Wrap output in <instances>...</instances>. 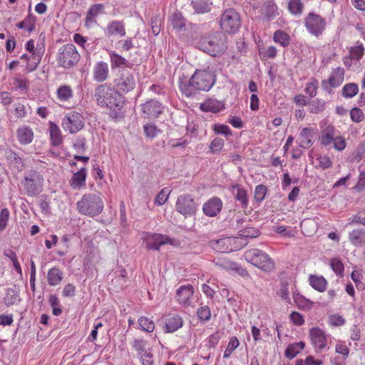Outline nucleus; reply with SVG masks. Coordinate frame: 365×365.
I'll use <instances>...</instances> for the list:
<instances>
[{
  "label": "nucleus",
  "instance_id": "f257e3e1",
  "mask_svg": "<svg viewBox=\"0 0 365 365\" xmlns=\"http://www.w3.org/2000/svg\"><path fill=\"white\" fill-rule=\"evenodd\" d=\"M215 83L214 73L207 70H196L188 81H180L179 88L186 97L192 98L200 91H209Z\"/></svg>",
  "mask_w": 365,
  "mask_h": 365
},
{
  "label": "nucleus",
  "instance_id": "f03ea898",
  "mask_svg": "<svg viewBox=\"0 0 365 365\" xmlns=\"http://www.w3.org/2000/svg\"><path fill=\"white\" fill-rule=\"evenodd\" d=\"M94 98L96 104L102 108H108L115 114L123 107L124 98L110 83H103L95 88Z\"/></svg>",
  "mask_w": 365,
  "mask_h": 365
},
{
  "label": "nucleus",
  "instance_id": "7ed1b4c3",
  "mask_svg": "<svg viewBox=\"0 0 365 365\" xmlns=\"http://www.w3.org/2000/svg\"><path fill=\"white\" fill-rule=\"evenodd\" d=\"M76 207L80 214L94 217L102 212L104 204L99 194L86 193L77 202Z\"/></svg>",
  "mask_w": 365,
  "mask_h": 365
},
{
  "label": "nucleus",
  "instance_id": "20e7f679",
  "mask_svg": "<svg viewBox=\"0 0 365 365\" xmlns=\"http://www.w3.org/2000/svg\"><path fill=\"white\" fill-rule=\"evenodd\" d=\"M200 48L212 56L222 54L227 49V38L221 32L204 36L200 42Z\"/></svg>",
  "mask_w": 365,
  "mask_h": 365
},
{
  "label": "nucleus",
  "instance_id": "39448f33",
  "mask_svg": "<svg viewBox=\"0 0 365 365\" xmlns=\"http://www.w3.org/2000/svg\"><path fill=\"white\" fill-rule=\"evenodd\" d=\"M44 179L41 173L36 170L25 172L21 181L24 195L29 197H36L43 190Z\"/></svg>",
  "mask_w": 365,
  "mask_h": 365
},
{
  "label": "nucleus",
  "instance_id": "423d86ee",
  "mask_svg": "<svg viewBox=\"0 0 365 365\" xmlns=\"http://www.w3.org/2000/svg\"><path fill=\"white\" fill-rule=\"evenodd\" d=\"M56 60L59 66L68 69L78 63L80 54L73 43H67L59 48Z\"/></svg>",
  "mask_w": 365,
  "mask_h": 365
},
{
  "label": "nucleus",
  "instance_id": "0eeeda50",
  "mask_svg": "<svg viewBox=\"0 0 365 365\" xmlns=\"http://www.w3.org/2000/svg\"><path fill=\"white\" fill-rule=\"evenodd\" d=\"M246 259L264 272H269L274 268V262L265 252L259 249H252L246 252Z\"/></svg>",
  "mask_w": 365,
  "mask_h": 365
},
{
  "label": "nucleus",
  "instance_id": "6e6552de",
  "mask_svg": "<svg viewBox=\"0 0 365 365\" xmlns=\"http://www.w3.org/2000/svg\"><path fill=\"white\" fill-rule=\"evenodd\" d=\"M115 88L122 95L133 91L136 87V79L134 73L130 70L122 68L119 71L114 80Z\"/></svg>",
  "mask_w": 365,
  "mask_h": 365
},
{
  "label": "nucleus",
  "instance_id": "1a4fd4ad",
  "mask_svg": "<svg viewBox=\"0 0 365 365\" xmlns=\"http://www.w3.org/2000/svg\"><path fill=\"white\" fill-rule=\"evenodd\" d=\"M304 26L309 34L319 38L327 27L326 19L318 14L309 12L304 19Z\"/></svg>",
  "mask_w": 365,
  "mask_h": 365
},
{
  "label": "nucleus",
  "instance_id": "9d476101",
  "mask_svg": "<svg viewBox=\"0 0 365 365\" xmlns=\"http://www.w3.org/2000/svg\"><path fill=\"white\" fill-rule=\"evenodd\" d=\"M220 27L227 34L236 33L241 25V19L239 14L233 9L225 10L220 18Z\"/></svg>",
  "mask_w": 365,
  "mask_h": 365
},
{
  "label": "nucleus",
  "instance_id": "9b49d317",
  "mask_svg": "<svg viewBox=\"0 0 365 365\" xmlns=\"http://www.w3.org/2000/svg\"><path fill=\"white\" fill-rule=\"evenodd\" d=\"M141 239L148 250L157 251H158L163 245L168 244L173 245L174 241L173 239L168 235L149 232H143Z\"/></svg>",
  "mask_w": 365,
  "mask_h": 365
},
{
  "label": "nucleus",
  "instance_id": "f8f14e48",
  "mask_svg": "<svg viewBox=\"0 0 365 365\" xmlns=\"http://www.w3.org/2000/svg\"><path fill=\"white\" fill-rule=\"evenodd\" d=\"M175 210L185 217H191L195 215L197 210V203L192 195L183 194L180 195L175 203Z\"/></svg>",
  "mask_w": 365,
  "mask_h": 365
},
{
  "label": "nucleus",
  "instance_id": "ddd939ff",
  "mask_svg": "<svg viewBox=\"0 0 365 365\" xmlns=\"http://www.w3.org/2000/svg\"><path fill=\"white\" fill-rule=\"evenodd\" d=\"M61 125L65 131L76 133L84 125L83 116L79 113L70 112L63 118Z\"/></svg>",
  "mask_w": 365,
  "mask_h": 365
},
{
  "label": "nucleus",
  "instance_id": "4468645a",
  "mask_svg": "<svg viewBox=\"0 0 365 365\" xmlns=\"http://www.w3.org/2000/svg\"><path fill=\"white\" fill-rule=\"evenodd\" d=\"M344 79V69L341 67H337L333 69L328 80H324L322 82V88L324 91L331 94L333 88L339 87Z\"/></svg>",
  "mask_w": 365,
  "mask_h": 365
},
{
  "label": "nucleus",
  "instance_id": "2eb2a0df",
  "mask_svg": "<svg viewBox=\"0 0 365 365\" xmlns=\"http://www.w3.org/2000/svg\"><path fill=\"white\" fill-rule=\"evenodd\" d=\"M309 337L317 351H322L326 348L329 336L322 329L312 327L309 330Z\"/></svg>",
  "mask_w": 365,
  "mask_h": 365
},
{
  "label": "nucleus",
  "instance_id": "dca6fc26",
  "mask_svg": "<svg viewBox=\"0 0 365 365\" xmlns=\"http://www.w3.org/2000/svg\"><path fill=\"white\" fill-rule=\"evenodd\" d=\"M164 107L158 101L149 100L141 104V111L144 118H157L163 112Z\"/></svg>",
  "mask_w": 365,
  "mask_h": 365
},
{
  "label": "nucleus",
  "instance_id": "f3484780",
  "mask_svg": "<svg viewBox=\"0 0 365 365\" xmlns=\"http://www.w3.org/2000/svg\"><path fill=\"white\" fill-rule=\"evenodd\" d=\"M164 321V331L167 333H173L180 329L183 325L182 318L178 314L170 313L165 315Z\"/></svg>",
  "mask_w": 365,
  "mask_h": 365
},
{
  "label": "nucleus",
  "instance_id": "a211bd4d",
  "mask_svg": "<svg viewBox=\"0 0 365 365\" xmlns=\"http://www.w3.org/2000/svg\"><path fill=\"white\" fill-rule=\"evenodd\" d=\"M222 208V201L218 197H212L202 205V212L207 217H215Z\"/></svg>",
  "mask_w": 365,
  "mask_h": 365
},
{
  "label": "nucleus",
  "instance_id": "6ab92c4d",
  "mask_svg": "<svg viewBox=\"0 0 365 365\" xmlns=\"http://www.w3.org/2000/svg\"><path fill=\"white\" fill-rule=\"evenodd\" d=\"M105 5L103 4H96L91 6L86 12L85 18V26L91 27L97 23L96 19L98 15L104 13Z\"/></svg>",
  "mask_w": 365,
  "mask_h": 365
},
{
  "label": "nucleus",
  "instance_id": "aec40b11",
  "mask_svg": "<svg viewBox=\"0 0 365 365\" xmlns=\"http://www.w3.org/2000/svg\"><path fill=\"white\" fill-rule=\"evenodd\" d=\"M194 293V289L191 285L181 286L177 290V300L179 304L184 306H190L192 304V297Z\"/></svg>",
  "mask_w": 365,
  "mask_h": 365
},
{
  "label": "nucleus",
  "instance_id": "412c9836",
  "mask_svg": "<svg viewBox=\"0 0 365 365\" xmlns=\"http://www.w3.org/2000/svg\"><path fill=\"white\" fill-rule=\"evenodd\" d=\"M109 68L107 63L104 61L97 62L93 71V78L95 81L102 83L108 78Z\"/></svg>",
  "mask_w": 365,
  "mask_h": 365
},
{
  "label": "nucleus",
  "instance_id": "4be33fe9",
  "mask_svg": "<svg viewBox=\"0 0 365 365\" xmlns=\"http://www.w3.org/2000/svg\"><path fill=\"white\" fill-rule=\"evenodd\" d=\"M5 157L9 167L14 170L21 171L24 168V160L11 149H6L5 150Z\"/></svg>",
  "mask_w": 365,
  "mask_h": 365
},
{
  "label": "nucleus",
  "instance_id": "5701e85b",
  "mask_svg": "<svg viewBox=\"0 0 365 365\" xmlns=\"http://www.w3.org/2000/svg\"><path fill=\"white\" fill-rule=\"evenodd\" d=\"M112 69L124 67V68H132L134 63L129 61L121 55L115 51H110L108 53Z\"/></svg>",
  "mask_w": 365,
  "mask_h": 365
},
{
  "label": "nucleus",
  "instance_id": "b1692460",
  "mask_svg": "<svg viewBox=\"0 0 365 365\" xmlns=\"http://www.w3.org/2000/svg\"><path fill=\"white\" fill-rule=\"evenodd\" d=\"M106 34L108 36L117 35L120 37L124 36L126 34L125 24L123 21H111L106 26Z\"/></svg>",
  "mask_w": 365,
  "mask_h": 365
},
{
  "label": "nucleus",
  "instance_id": "393cba45",
  "mask_svg": "<svg viewBox=\"0 0 365 365\" xmlns=\"http://www.w3.org/2000/svg\"><path fill=\"white\" fill-rule=\"evenodd\" d=\"M87 173L85 168H82L78 172L73 173L72 178L69 180V185L73 190H80L85 187Z\"/></svg>",
  "mask_w": 365,
  "mask_h": 365
},
{
  "label": "nucleus",
  "instance_id": "a878e982",
  "mask_svg": "<svg viewBox=\"0 0 365 365\" xmlns=\"http://www.w3.org/2000/svg\"><path fill=\"white\" fill-rule=\"evenodd\" d=\"M350 243L356 247L365 246V230L362 228H356L349 232Z\"/></svg>",
  "mask_w": 365,
  "mask_h": 365
},
{
  "label": "nucleus",
  "instance_id": "bb28decb",
  "mask_svg": "<svg viewBox=\"0 0 365 365\" xmlns=\"http://www.w3.org/2000/svg\"><path fill=\"white\" fill-rule=\"evenodd\" d=\"M200 108L205 112L218 113L225 109V103L217 99H207L201 103Z\"/></svg>",
  "mask_w": 365,
  "mask_h": 365
},
{
  "label": "nucleus",
  "instance_id": "cd10ccee",
  "mask_svg": "<svg viewBox=\"0 0 365 365\" xmlns=\"http://www.w3.org/2000/svg\"><path fill=\"white\" fill-rule=\"evenodd\" d=\"M48 125L51 145L54 147H58L63 143L61 131L55 123L50 121Z\"/></svg>",
  "mask_w": 365,
  "mask_h": 365
},
{
  "label": "nucleus",
  "instance_id": "c85d7f7f",
  "mask_svg": "<svg viewBox=\"0 0 365 365\" xmlns=\"http://www.w3.org/2000/svg\"><path fill=\"white\" fill-rule=\"evenodd\" d=\"M232 239L230 237L213 240L210 242V245L219 252H229L232 250L231 246Z\"/></svg>",
  "mask_w": 365,
  "mask_h": 365
},
{
  "label": "nucleus",
  "instance_id": "c756f323",
  "mask_svg": "<svg viewBox=\"0 0 365 365\" xmlns=\"http://www.w3.org/2000/svg\"><path fill=\"white\" fill-rule=\"evenodd\" d=\"M16 137L21 145H28L31 143L34 138V133L29 126H22L18 128Z\"/></svg>",
  "mask_w": 365,
  "mask_h": 365
},
{
  "label": "nucleus",
  "instance_id": "7c9ffc66",
  "mask_svg": "<svg viewBox=\"0 0 365 365\" xmlns=\"http://www.w3.org/2000/svg\"><path fill=\"white\" fill-rule=\"evenodd\" d=\"M313 138L312 129L303 128L299 135V145L302 148H309L313 145Z\"/></svg>",
  "mask_w": 365,
  "mask_h": 365
},
{
  "label": "nucleus",
  "instance_id": "2f4dec72",
  "mask_svg": "<svg viewBox=\"0 0 365 365\" xmlns=\"http://www.w3.org/2000/svg\"><path fill=\"white\" fill-rule=\"evenodd\" d=\"M63 278V272L58 267L51 268L47 274L48 283L50 286L59 284Z\"/></svg>",
  "mask_w": 365,
  "mask_h": 365
},
{
  "label": "nucleus",
  "instance_id": "473e14b6",
  "mask_svg": "<svg viewBox=\"0 0 365 365\" xmlns=\"http://www.w3.org/2000/svg\"><path fill=\"white\" fill-rule=\"evenodd\" d=\"M309 282L311 287L319 292H324L327 288V281L323 276L310 274Z\"/></svg>",
  "mask_w": 365,
  "mask_h": 365
},
{
  "label": "nucleus",
  "instance_id": "72a5a7b5",
  "mask_svg": "<svg viewBox=\"0 0 365 365\" xmlns=\"http://www.w3.org/2000/svg\"><path fill=\"white\" fill-rule=\"evenodd\" d=\"M336 129L333 125L327 126L322 132L320 137L321 144L327 146L330 145L335 138Z\"/></svg>",
  "mask_w": 365,
  "mask_h": 365
},
{
  "label": "nucleus",
  "instance_id": "f704fd0d",
  "mask_svg": "<svg viewBox=\"0 0 365 365\" xmlns=\"http://www.w3.org/2000/svg\"><path fill=\"white\" fill-rule=\"evenodd\" d=\"M293 299L296 306L301 310L309 311L313 307V302L299 293H293Z\"/></svg>",
  "mask_w": 365,
  "mask_h": 365
},
{
  "label": "nucleus",
  "instance_id": "c9c22d12",
  "mask_svg": "<svg viewBox=\"0 0 365 365\" xmlns=\"http://www.w3.org/2000/svg\"><path fill=\"white\" fill-rule=\"evenodd\" d=\"M57 98L61 102H67L73 98V93L70 86L62 85L56 91Z\"/></svg>",
  "mask_w": 365,
  "mask_h": 365
},
{
  "label": "nucleus",
  "instance_id": "e433bc0d",
  "mask_svg": "<svg viewBox=\"0 0 365 365\" xmlns=\"http://www.w3.org/2000/svg\"><path fill=\"white\" fill-rule=\"evenodd\" d=\"M273 40L282 47H287L290 44L289 35L282 30H277L274 33Z\"/></svg>",
  "mask_w": 365,
  "mask_h": 365
},
{
  "label": "nucleus",
  "instance_id": "4c0bfd02",
  "mask_svg": "<svg viewBox=\"0 0 365 365\" xmlns=\"http://www.w3.org/2000/svg\"><path fill=\"white\" fill-rule=\"evenodd\" d=\"M192 5L197 14H204L211 10L212 4L207 0H192Z\"/></svg>",
  "mask_w": 365,
  "mask_h": 365
},
{
  "label": "nucleus",
  "instance_id": "58836bf2",
  "mask_svg": "<svg viewBox=\"0 0 365 365\" xmlns=\"http://www.w3.org/2000/svg\"><path fill=\"white\" fill-rule=\"evenodd\" d=\"M73 41L78 46H81L87 53H90L94 49L93 42H88L87 38L80 34L73 35Z\"/></svg>",
  "mask_w": 365,
  "mask_h": 365
},
{
  "label": "nucleus",
  "instance_id": "ea45409f",
  "mask_svg": "<svg viewBox=\"0 0 365 365\" xmlns=\"http://www.w3.org/2000/svg\"><path fill=\"white\" fill-rule=\"evenodd\" d=\"M359 92L358 85L355 83H346L341 89V96L345 98H351Z\"/></svg>",
  "mask_w": 365,
  "mask_h": 365
},
{
  "label": "nucleus",
  "instance_id": "a19ab883",
  "mask_svg": "<svg viewBox=\"0 0 365 365\" xmlns=\"http://www.w3.org/2000/svg\"><path fill=\"white\" fill-rule=\"evenodd\" d=\"M233 189L236 190L235 194V199L241 203V206L243 209L247 208L248 205L247 191L239 185L234 186Z\"/></svg>",
  "mask_w": 365,
  "mask_h": 365
},
{
  "label": "nucleus",
  "instance_id": "79ce46f5",
  "mask_svg": "<svg viewBox=\"0 0 365 365\" xmlns=\"http://www.w3.org/2000/svg\"><path fill=\"white\" fill-rule=\"evenodd\" d=\"M170 24L174 29L182 31L185 27V19L180 13H174L170 19Z\"/></svg>",
  "mask_w": 365,
  "mask_h": 365
},
{
  "label": "nucleus",
  "instance_id": "37998d69",
  "mask_svg": "<svg viewBox=\"0 0 365 365\" xmlns=\"http://www.w3.org/2000/svg\"><path fill=\"white\" fill-rule=\"evenodd\" d=\"M304 5L301 0H289L288 9L294 16H299L302 14Z\"/></svg>",
  "mask_w": 365,
  "mask_h": 365
},
{
  "label": "nucleus",
  "instance_id": "c03bdc74",
  "mask_svg": "<svg viewBox=\"0 0 365 365\" xmlns=\"http://www.w3.org/2000/svg\"><path fill=\"white\" fill-rule=\"evenodd\" d=\"M140 328L146 332H153L155 329V324L153 320L146 317H140L138 320Z\"/></svg>",
  "mask_w": 365,
  "mask_h": 365
},
{
  "label": "nucleus",
  "instance_id": "a18cd8bd",
  "mask_svg": "<svg viewBox=\"0 0 365 365\" xmlns=\"http://www.w3.org/2000/svg\"><path fill=\"white\" fill-rule=\"evenodd\" d=\"M326 107V101L317 98L309 103V111L312 113L317 114L322 112Z\"/></svg>",
  "mask_w": 365,
  "mask_h": 365
},
{
  "label": "nucleus",
  "instance_id": "49530a36",
  "mask_svg": "<svg viewBox=\"0 0 365 365\" xmlns=\"http://www.w3.org/2000/svg\"><path fill=\"white\" fill-rule=\"evenodd\" d=\"M240 342L236 336H232L228 342L226 349L224 352L223 357L227 359L230 357L233 351L239 346Z\"/></svg>",
  "mask_w": 365,
  "mask_h": 365
},
{
  "label": "nucleus",
  "instance_id": "de8ad7c7",
  "mask_svg": "<svg viewBox=\"0 0 365 365\" xmlns=\"http://www.w3.org/2000/svg\"><path fill=\"white\" fill-rule=\"evenodd\" d=\"M212 130L217 135H222L225 137H230L232 135L231 129L227 125L215 123L212 125Z\"/></svg>",
  "mask_w": 365,
  "mask_h": 365
},
{
  "label": "nucleus",
  "instance_id": "09e8293b",
  "mask_svg": "<svg viewBox=\"0 0 365 365\" xmlns=\"http://www.w3.org/2000/svg\"><path fill=\"white\" fill-rule=\"evenodd\" d=\"M364 47L362 43H359L350 48L349 58L359 61L364 56Z\"/></svg>",
  "mask_w": 365,
  "mask_h": 365
},
{
  "label": "nucleus",
  "instance_id": "8fccbe9b",
  "mask_svg": "<svg viewBox=\"0 0 365 365\" xmlns=\"http://www.w3.org/2000/svg\"><path fill=\"white\" fill-rule=\"evenodd\" d=\"M147 343L143 339H135L133 341V347L137 351L138 356L143 355V354L151 351L150 349L146 348Z\"/></svg>",
  "mask_w": 365,
  "mask_h": 365
},
{
  "label": "nucleus",
  "instance_id": "3c124183",
  "mask_svg": "<svg viewBox=\"0 0 365 365\" xmlns=\"http://www.w3.org/2000/svg\"><path fill=\"white\" fill-rule=\"evenodd\" d=\"M288 286L289 284L287 282L282 281L280 282V288L277 291V294L279 297H281L282 299L289 302L290 297Z\"/></svg>",
  "mask_w": 365,
  "mask_h": 365
},
{
  "label": "nucleus",
  "instance_id": "603ef678",
  "mask_svg": "<svg viewBox=\"0 0 365 365\" xmlns=\"http://www.w3.org/2000/svg\"><path fill=\"white\" fill-rule=\"evenodd\" d=\"M267 192V187L264 185H258L255 187L254 198L256 201L261 202L265 197Z\"/></svg>",
  "mask_w": 365,
  "mask_h": 365
},
{
  "label": "nucleus",
  "instance_id": "864d4df0",
  "mask_svg": "<svg viewBox=\"0 0 365 365\" xmlns=\"http://www.w3.org/2000/svg\"><path fill=\"white\" fill-rule=\"evenodd\" d=\"M225 142L224 140L220 138H215L210 144V152L211 153H216L220 152L223 146H224Z\"/></svg>",
  "mask_w": 365,
  "mask_h": 365
},
{
  "label": "nucleus",
  "instance_id": "5fc2aeb1",
  "mask_svg": "<svg viewBox=\"0 0 365 365\" xmlns=\"http://www.w3.org/2000/svg\"><path fill=\"white\" fill-rule=\"evenodd\" d=\"M330 266L332 270L337 275L342 276L344 270V267L341 261L338 258L331 259Z\"/></svg>",
  "mask_w": 365,
  "mask_h": 365
},
{
  "label": "nucleus",
  "instance_id": "6e6d98bb",
  "mask_svg": "<svg viewBox=\"0 0 365 365\" xmlns=\"http://www.w3.org/2000/svg\"><path fill=\"white\" fill-rule=\"evenodd\" d=\"M318 81L317 79H312V81L307 83L305 92L310 98H314L317 93Z\"/></svg>",
  "mask_w": 365,
  "mask_h": 365
},
{
  "label": "nucleus",
  "instance_id": "4d7b16f0",
  "mask_svg": "<svg viewBox=\"0 0 365 365\" xmlns=\"http://www.w3.org/2000/svg\"><path fill=\"white\" fill-rule=\"evenodd\" d=\"M18 301V294L12 289H8L6 291V297L4 299V304L6 306H11Z\"/></svg>",
  "mask_w": 365,
  "mask_h": 365
},
{
  "label": "nucleus",
  "instance_id": "13d9d810",
  "mask_svg": "<svg viewBox=\"0 0 365 365\" xmlns=\"http://www.w3.org/2000/svg\"><path fill=\"white\" fill-rule=\"evenodd\" d=\"M350 118L352 121L360 123L364 119L365 116L361 109L354 107L350 110Z\"/></svg>",
  "mask_w": 365,
  "mask_h": 365
},
{
  "label": "nucleus",
  "instance_id": "bf43d9fd",
  "mask_svg": "<svg viewBox=\"0 0 365 365\" xmlns=\"http://www.w3.org/2000/svg\"><path fill=\"white\" fill-rule=\"evenodd\" d=\"M16 26L21 29H25L28 32H31L34 28V21L29 16L25 19L24 21L17 24Z\"/></svg>",
  "mask_w": 365,
  "mask_h": 365
},
{
  "label": "nucleus",
  "instance_id": "052dcab7",
  "mask_svg": "<svg viewBox=\"0 0 365 365\" xmlns=\"http://www.w3.org/2000/svg\"><path fill=\"white\" fill-rule=\"evenodd\" d=\"M240 236L245 238H254L257 237L259 235V231L258 229L254 227H246L243 230H241L239 233Z\"/></svg>",
  "mask_w": 365,
  "mask_h": 365
},
{
  "label": "nucleus",
  "instance_id": "680f3d73",
  "mask_svg": "<svg viewBox=\"0 0 365 365\" xmlns=\"http://www.w3.org/2000/svg\"><path fill=\"white\" fill-rule=\"evenodd\" d=\"M199 319L202 322L210 320L211 317L210 309L208 306H202L197 309V311Z\"/></svg>",
  "mask_w": 365,
  "mask_h": 365
},
{
  "label": "nucleus",
  "instance_id": "e2e57ef3",
  "mask_svg": "<svg viewBox=\"0 0 365 365\" xmlns=\"http://www.w3.org/2000/svg\"><path fill=\"white\" fill-rule=\"evenodd\" d=\"M335 351L336 353L341 354L344 360L348 358L349 355V349L344 341H338L335 346Z\"/></svg>",
  "mask_w": 365,
  "mask_h": 365
},
{
  "label": "nucleus",
  "instance_id": "0e129e2a",
  "mask_svg": "<svg viewBox=\"0 0 365 365\" xmlns=\"http://www.w3.org/2000/svg\"><path fill=\"white\" fill-rule=\"evenodd\" d=\"M354 224H360L365 226V210L359 212L349 219L348 225H351Z\"/></svg>",
  "mask_w": 365,
  "mask_h": 365
},
{
  "label": "nucleus",
  "instance_id": "69168bd1",
  "mask_svg": "<svg viewBox=\"0 0 365 365\" xmlns=\"http://www.w3.org/2000/svg\"><path fill=\"white\" fill-rule=\"evenodd\" d=\"M344 318L339 314H331L329 317V323L333 327H340L345 324Z\"/></svg>",
  "mask_w": 365,
  "mask_h": 365
},
{
  "label": "nucleus",
  "instance_id": "338daca9",
  "mask_svg": "<svg viewBox=\"0 0 365 365\" xmlns=\"http://www.w3.org/2000/svg\"><path fill=\"white\" fill-rule=\"evenodd\" d=\"M317 160L319 162V166L323 170L329 168L332 165V162L328 155H319Z\"/></svg>",
  "mask_w": 365,
  "mask_h": 365
},
{
  "label": "nucleus",
  "instance_id": "774afa93",
  "mask_svg": "<svg viewBox=\"0 0 365 365\" xmlns=\"http://www.w3.org/2000/svg\"><path fill=\"white\" fill-rule=\"evenodd\" d=\"M142 365H155L152 350L138 357Z\"/></svg>",
  "mask_w": 365,
  "mask_h": 365
}]
</instances>
